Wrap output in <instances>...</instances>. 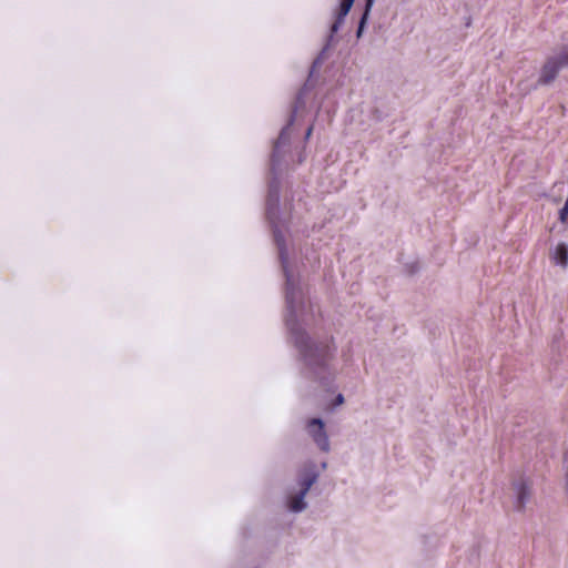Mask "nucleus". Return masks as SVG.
I'll return each instance as SVG.
<instances>
[{
  "mask_svg": "<svg viewBox=\"0 0 568 568\" xmlns=\"http://www.w3.org/2000/svg\"><path fill=\"white\" fill-rule=\"evenodd\" d=\"M296 345L307 363L314 366H326L333 356V352L335 351L332 339L314 343L310 342L308 338L304 335H301L296 338Z\"/></svg>",
  "mask_w": 568,
  "mask_h": 568,
  "instance_id": "1",
  "label": "nucleus"
},
{
  "mask_svg": "<svg viewBox=\"0 0 568 568\" xmlns=\"http://www.w3.org/2000/svg\"><path fill=\"white\" fill-rule=\"evenodd\" d=\"M562 68H568V45H562L556 55L548 57L540 69L538 83L550 84Z\"/></svg>",
  "mask_w": 568,
  "mask_h": 568,
  "instance_id": "2",
  "label": "nucleus"
},
{
  "mask_svg": "<svg viewBox=\"0 0 568 568\" xmlns=\"http://www.w3.org/2000/svg\"><path fill=\"white\" fill-rule=\"evenodd\" d=\"M307 432L316 443V445L324 452L329 448L328 437L326 435L324 423L320 418H313L307 424Z\"/></svg>",
  "mask_w": 568,
  "mask_h": 568,
  "instance_id": "3",
  "label": "nucleus"
},
{
  "mask_svg": "<svg viewBox=\"0 0 568 568\" xmlns=\"http://www.w3.org/2000/svg\"><path fill=\"white\" fill-rule=\"evenodd\" d=\"M354 0H342L336 19L332 26V32H337L339 26L343 23L344 18L348 14Z\"/></svg>",
  "mask_w": 568,
  "mask_h": 568,
  "instance_id": "4",
  "label": "nucleus"
},
{
  "mask_svg": "<svg viewBox=\"0 0 568 568\" xmlns=\"http://www.w3.org/2000/svg\"><path fill=\"white\" fill-rule=\"evenodd\" d=\"M515 490L517 494V508L523 509L526 500L530 495V487L526 481L521 480L518 484H516Z\"/></svg>",
  "mask_w": 568,
  "mask_h": 568,
  "instance_id": "5",
  "label": "nucleus"
},
{
  "mask_svg": "<svg viewBox=\"0 0 568 568\" xmlns=\"http://www.w3.org/2000/svg\"><path fill=\"white\" fill-rule=\"evenodd\" d=\"M554 261L564 268L568 265V247L565 243H559L552 255Z\"/></svg>",
  "mask_w": 568,
  "mask_h": 568,
  "instance_id": "6",
  "label": "nucleus"
},
{
  "mask_svg": "<svg viewBox=\"0 0 568 568\" xmlns=\"http://www.w3.org/2000/svg\"><path fill=\"white\" fill-rule=\"evenodd\" d=\"M305 496H306V494H303L302 491H300L297 495L292 497L290 505H288L290 509L293 511L303 510L306 507V504L304 501Z\"/></svg>",
  "mask_w": 568,
  "mask_h": 568,
  "instance_id": "7",
  "label": "nucleus"
},
{
  "mask_svg": "<svg viewBox=\"0 0 568 568\" xmlns=\"http://www.w3.org/2000/svg\"><path fill=\"white\" fill-rule=\"evenodd\" d=\"M316 474H310L305 476L301 483V490L303 494H307L312 485L316 481Z\"/></svg>",
  "mask_w": 568,
  "mask_h": 568,
  "instance_id": "8",
  "label": "nucleus"
},
{
  "mask_svg": "<svg viewBox=\"0 0 568 568\" xmlns=\"http://www.w3.org/2000/svg\"><path fill=\"white\" fill-rule=\"evenodd\" d=\"M294 116L291 118L288 124L281 131L280 136L275 143V149H278L282 143L288 138V129L293 124Z\"/></svg>",
  "mask_w": 568,
  "mask_h": 568,
  "instance_id": "9",
  "label": "nucleus"
},
{
  "mask_svg": "<svg viewBox=\"0 0 568 568\" xmlns=\"http://www.w3.org/2000/svg\"><path fill=\"white\" fill-rule=\"evenodd\" d=\"M373 1H374V0H366V9H365V12H364V14H363V17H362L361 21H359V27H358V31H357V36H358V37L361 36V32H362V30H363V27H364V24H365V22H366V19H367V16H368V11H369V9H371V7H372V4H373Z\"/></svg>",
  "mask_w": 568,
  "mask_h": 568,
  "instance_id": "10",
  "label": "nucleus"
},
{
  "mask_svg": "<svg viewBox=\"0 0 568 568\" xmlns=\"http://www.w3.org/2000/svg\"><path fill=\"white\" fill-rule=\"evenodd\" d=\"M343 402H344V397H343V395H341V394H339V395L336 397V404H342Z\"/></svg>",
  "mask_w": 568,
  "mask_h": 568,
  "instance_id": "11",
  "label": "nucleus"
},
{
  "mask_svg": "<svg viewBox=\"0 0 568 568\" xmlns=\"http://www.w3.org/2000/svg\"><path fill=\"white\" fill-rule=\"evenodd\" d=\"M312 131H313V126H310V128L307 129V132H306V139H308V138H310V135L312 134Z\"/></svg>",
  "mask_w": 568,
  "mask_h": 568,
  "instance_id": "12",
  "label": "nucleus"
}]
</instances>
